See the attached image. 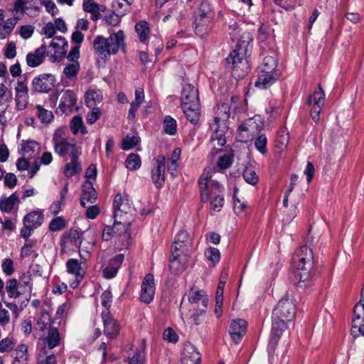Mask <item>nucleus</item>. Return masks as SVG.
Here are the masks:
<instances>
[{
    "label": "nucleus",
    "mask_w": 364,
    "mask_h": 364,
    "mask_svg": "<svg viewBox=\"0 0 364 364\" xmlns=\"http://www.w3.org/2000/svg\"><path fill=\"white\" fill-rule=\"evenodd\" d=\"M124 47V34L122 31L112 33L109 38L102 36L95 37L93 41V48L97 55L106 59L111 55H115L120 48Z\"/></svg>",
    "instance_id": "nucleus-1"
},
{
    "label": "nucleus",
    "mask_w": 364,
    "mask_h": 364,
    "mask_svg": "<svg viewBox=\"0 0 364 364\" xmlns=\"http://www.w3.org/2000/svg\"><path fill=\"white\" fill-rule=\"evenodd\" d=\"M192 239L186 230L179 231L175 237L172 259H170V269L177 273L184 270V267L180 265L179 257L183 255L187 256L192 248Z\"/></svg>",
    "instance_id": "nucleus-2"
},
{
    "label": "nucleus",
    "mask_w": 364,
    "mask_h": 364,
    "mask_svg": "<svg viewBox=\"0 0 364 364\" xmlns=\"http://www.w3.org/2000/svg\"><path fill=\"white\" fill-rule=\"evenodd\" d=\"M114 219L119 222L125 230L132 220V215L135 212L133 203L130 197L126 193H117L113 200Z\"/></svg>",
    "instance_id": "nucleus-3"
},
{
    "label": "nucleus",
    "mask_w": 364,
    "mask_h": 364,
    "mask_svg": "<svg viewBox=\"0 0 364 364\" xmlns=\"http://www.w3.org/2000/svg\"><path fill=\"white\" fill-rule=\"evenodd\" d=\"M309 241L306 242L308 243ZM309 243L298 248L293 256L294 262L296 264V276L301 282H305L310 278V272L313 267V252Z\"/></svg>",
    "instance_id": "nucleus-4"
},
{
    "label": "nucleus",
    "mask_w": 364,
    "mask_h": 364,
    "mask_svg": "<svg viewBox=\"0 0 364 364\" xmlns=\"http://www.w3.org/2000/svg\"><path fill=\"white\" fill-rule=\"evenodd\" d=\"M50 314L47 311H42L40 318L36 324V330L43 333L44 343L49 349H53L59 346L60 336L58 329L52 325Z\"/></svg>",
    "instance_id": "nucleus-5"
},
{
    "label": "nucleus",
    "mask_w": 364,
    "mask_h": 364,
    "mask_svg": "<svg viewBox=\"0 0 364 364\" xmlns=\"http://www.w3.org/2000/svg\"><path fill=\"white\" fill-rule=\"evenodd\" d=\"M214 12L210 4L202 1L198 10L195 12V33L200 37L207 35L213 25Z\"/></svg>",
    "instance_id": "nucleus-6"
},
{
    "label": "nucleus",
    "mask_w": 364,
    "mask_h": 364,
    "mask_svg": "<svg viewBox=\"0 0 364 364\" xmlns=\"http://www.w3.org/2000/svg\"><path fill=\"white\" fill-rule=\"evenodd\" d=\"M296 314V305L293 299L288 296L279 300L272 311V323L287 328V323L291 322Z\"/></svg>",
    "instance_id": "nucleus-7"
},
{
    "label": "nucleus",
    "mask_w": 364,
    "mask_h": 364,
    "mask_svg": "<svg viewBox=\"0 0 364 364\" xmlns=\"http://www.w3.org/2000/svg\"><path fill=\"white\" fill-rule=\"evenodd\" d=\"M53 142L55 153L60 156H65L66 154L72 156L81 154L74 140L67 137L66 128H59L55 130L53 136Z\"/></svg>",
    "instance_id": "nucleus-8"
},
{
    "label": "nucleus",
    "mask_w": 364,
    "mask_h": 364,
    "mask_svg": "<svg viewBox=\"0 0 364 364\" xmlns=\"http://www.w3.org/2000/svg\"><path fill=\"white\" fill-rule=\"evenodd\" d=\"M227 63L232 70V75L235 77H243L249 71V63L245 58V50L237 46L226 58Z\"/></svg>",
    "instance_id": "nucleus-9"
},
{
    "label": "nucleus",
    "mask_w": 364,
    "mask_h": 364,
    "mask_svg": "<svg viewBox=\"0 0 364 364\" xmlns=\"http://www.w3.org/2000/svg\"><path fill=\"white\" fill-rule=\"evenodd\" d=\"M264 127V122L259 115L246 119L238 127L240 140L247 142L257 136Z\"/></svg>",
    "instance_id": "nucleus-10"
},
{
    "label": "nucleus",
    "mask_w": 364,
    "mask_h": 364,
    "mask_svg": "<svg viewBox=\"0 0 364 364\" xmlns=\"http://www.w3.org/2000/svg\"><path fill=\"white\" fill-rule=\"evenodd\" d=\"M43 220L44 215L42 210H33L26 215L23 218V227L21 230V236L28 240L34 229L40 227Z\"/></svg>",
    "instance_id": "nucleus-11"
},
{
    "label": "nucleus",
    "mask_w": 364,
    "mask_h": 364,
    "mask_svg": "<svg viewBox=\"0 0 364 364\" xmlns=\"http://www.w3.org/2000/svg\"><path fill=\"white\" fill-rule=\"evenodd\" d=\"M325 92L321 85L308 97L307 104L311 107L310 115L316 123L320 119V113L325 104Z\"/></svg>",
    "instance_id": "nucleus-12"
},
{
    "label": "nucleus",
    "mask_w": 364,
    "mask_h": 364,
    "mask_svg": "<svg viewBox=\"0 0 364 364\" xmlns=\"http://www.w3.org/2000/svg\"><path fill=\"white\" fill-rule=\"evenodd\" d=\"M166 159L163 155H159L153 161L151 171V178L156 188H161L165 183Z\"/></svg>",
    "instance_id": "nucleus-13"
},
{
    "label": "nucleus",
    "mask_w": 364,
    "mask_h": 364,
    "mask_svg": "<svg viewBox=\"0 0 364 364\" xmlns=\"http://www.w3.org/2000/svg\"><path fill=\"white\" fill-rule=\"evenodd\" d=\"M56 79L50 73H42L36 76L32 80L33 90L38 93H48L55 86Z\"/></svg>",
    "instance_id": "nucleus-14"
},
{
    "label": "nucleus",
    "mask_w": 364,
    "mask_h": 364,
    "mask_svg": "<svg viewBox=\"0 0 364 364\" xmlns=\"http://www.w3.org/2000/svg\"><path fill=\"white\" fill-rule=\"evenodd\" d=\"M67 272L75 277V279L70 283V286L73 289L77 288L81 283L85 275V268L82 263L77 259H69L66 263Z\"/></svg>",
    "instance_id": "nucleus-15"
},
{
    "label": "nucleus",
    "mask_w": 364,
    "mask_h": 364,
    "mask_svg": "<svg viewBox=\"0 0 364 364\" xmlns=\"http://www.w3.org/2000/svg\"><path fill=\"white\" fill-rule=\"evenodd\" d=\"M155 284L152 274H146L142 282L141 287L140 301L145 304H150L154 297Z\"/></svg>",
    "instance_id": "nucleus-16"
},
{
    "label": "nucleus",
    "mask_w": 364,
    "mask_h": 364,
    "mask_svg": "<svg viewBox=\"0 0 364 364\" xmlns=\"http://www.w3.org/2000/svg\"><path fill=\"white\" fill-rule=\"evenodd\" d=\"M101 316L104 325V334L110 339L117 337L120 331L118 322L110 315L109 311H102Z\"/></svg>",
    "instance_id": "nucleus-17"
},
{
    "label": "nucleus",
    "mask_w": 364,
    "mask_h": 364,
    "mask_svg": "<svg viewBox=\"0 0 364 364\" xmlns=\"http://www.w3.org/2000/svg\"><path fill=\"white\" fill-rule=\"evenodd\" d=\"M247 326L246 321L242 318L233 319L230 322L228 331L231 339L235 344L241 341L246 333Z\"/></svg>",
    "instance_id": "nucleus-18"
},
{
    "label": "nucleus",
    "mask_w": 364,
    "mask_h": 364,
    "mask_svg": "<svg viewBox=\"0 0 364 364\" xmlns=\"http://www.w3.org/2000/svg\"><path fill=\"white\" fill-rule=\"evenodd\" d=\"M182 107L193 106L196 107L199 103V95L198 90L191 84L183 86L181 92Z\"/></svg>",
    "instance_id": "nucleus-19"
},
{
    "label": "nucleus",
    "mask_w": 364,
    "mask_h": 364,
    "mask_svg": "<svg viewBox=\"0 0 364 364\" xmlns=\"http://www.w3.org/2000/svg\"><path fill=\"white\" fill-rule=\"evenodd\" d=\"M16 13L24 14L34 17L39 15L41 9L35 4H32V0H16L14 6Z\"/></svg>",
    "instance_id": "nucleus-20"
},
{
    "label": "nucleus",
    "mask_w": 364,
    "mask_h": 364,
    "mask_svg": "<svg viewBox=\"0 0 364 364\" xmlns=\"http://www.w3.org/2000/svg\"><path fill=\"white\" fill-rule=\"evenodd\" d=\"M47 46L45 43L36 48L33 52L26 55V64L30 68H36L41 65L45 60L46 56Z\"/></svg>",
    "instance_id": "nucleus-21"
},
{
    "label": "nucleus",
    "mask_w": 364,
    "mask_h": 364,
    "mask_svg": "<svg viewBox=\"0 0 364 364\" xmlns=\"http://www.w3.org/2000/svg\"><path fill=\"white\" fill-rule=\"evenodd\" d=\"M351 334L357 336L358 333L364 336V307L355 305L353 310Z\"/></svg>",
    "instance_id": "nucleus-22"
},
{
    "label": "nucleus",
    "mask_w": 364,
    "mask_h": 364,
    "mask_svg": "<svg viewBox=\"0 0 364 364\" xmlns=\"http://www.w3.org/2000/svg\"><path fill=\"white\" fill-rule=\"evenodd\" d=\"M77 98L73 91L65 90L60 98L58 109L63 114H69L72 112L76 105Z\"/></svg>",
    "instance_id": "nucleus-23"
},
{
    "label": "nucleus",
    "mask_w": 364,
    "mask_h": 364,
    "mask_svg": "<svg viewBox=\"0 0 364 364\" xmlns=\"http://www.w3.org/2000/svg\"><path fill=\"white\" fill-rule=\"evenodd\" d=\"M124 259L123 254H119L112 257L108 262L107 265L102 270V275L107 279L114 278L121 267Z\"/></svg>",
    "instance_id": "nucleus-24"
},
{
    "label": "nucleus",
    "mask_w": 364,
    "mask_h": 364,
    "mask_svg": "<svg viewBox=\"0 0 364 364\" xmlns=\"http://www.w3.org/2000/svg\"><path fill=\"white\" fill-rule=\"evenodd\" d=\"M287 328H283L282 326L277 324V323H272V331L269 336L267 352L269 356H273L278 344V342Z\"/></svg>",
    "instance_id": "nucleus-25"
},
{
    "label": "nucleus",
    "mask_w": 364,
    "mask_h": 364,
    "mask_svg": "<svg viewBox=\"0 0 364 364\" xmlns=\"http://www.w3.org/2000/svg\"><path fill=\"white\" fill-rule=\"evenodd\" d=\"M212 178L211 172L208 169H205L202 176L200 177L198 180V186L200 192L201 200L203 202L207 201L210 198H211L215 194H211L210 192V185L209 182V179Z\"/></svg>",
    "instance_id": "nucleus-26"
},
{
    "label": "nucleus",
    "mask_w": 364,
    "mask_h": 364,
    "mask_svg": "<svg viewBox=\"0 0 364 364\" xmlns=\"http://www.w3.org/2000/svg\"><path fill=\"white\" fill-rule=\"evenodd\" d=\"M279 75L280 73H265L259 71L255 85L259 89H267L279 79Z\"/></svg>",
    "instance_id": "nucleus-27"
},
{
    "label": "nucleus",
    "mask_w": 364,
    "mask_h": 364,
    "mask_svg": "<svg viewBox=\"0 0 364 364\" xmlns=\"http://www.w3.org/2000/svg\"><path fill=\"white\" fill-rule=\"evenodd\" d=\"M83 10L85 12L91 14V19L94 21H97L101 18V11L105 10V7L102 5H100L96 3L94 0H84L82 4Z\"/></svg>",
    "instance_id": "nucleus-28"
},
{
    "label": "nucleus",
    "mask_w": 364,
    "mask_h": 364,
    "mask_svg": "<svg viewBox=\"0 0 364 364\" xmlns=\"http://www.w3.org/2000/svg\"><path fill=\"white\" fill-rule=\"evenodd\" d=\"M182 360H189L193 364H199L200 355L197 348L190 343H186L182 350Z\"/></svg>",
    "instance_id": "nucleus-29"
},
{
    "label": "nucleus",
    "mask_w": 364,
    "mask_h": 364,
    "mask_svg": "<svg viewBox=\"0 0 364 364\" xmlns=\"http://www.w3.org/2000/svg\"><path fill=\"white\" fill-rule=\"evenodd\" d=\"M6 291L10 299H16L21 296L24 299V296H26V291L21 289V285L18 284L16 279H9L6 281Z\"/></svg>",
    "instance_id": "nucleus-30"
},
{
    "label": "nucleus",
    "mask_w": 364,
    "mask_h": 364,
    "mask_svg": "<svg viewBox=\"0 0 364 364\" xmlns=\"http://www.w3.org/2000/svg\"><path fill=\"white\" fill-rule=\"evenodd\" d=\"M210 129L213 131V134L211 136L212 141H217V145L219 146H223L226 143L225 138V133L227 130L226 124H210Z\"/></svg>",
    "instance_id": "nucleus-31"
},
{
    "label": "nucleus",
    "mask_w": 364,
    "mask_h": 364,
    "mask_svg": "<svg viewBox=\"0 0 364 364\" xmlns=\"http://www.w3.org/2000/svg\"><path fill=\"white\" fill-rule=\"evenodd\" d=\"M272 55H265L262 63L260 65V71L265 73H279L277 69V60L276 59V54L273 51Z\"/></svg>",
    "instance_id": "nucleus-32"
},
{
    "label": "nucleus",
    "mask_w": 364,
    "mask_h": 364,
    "mask_svg": "<svg viewBox=\"0 0 364 364\" xmlns=\"http://www.w3.org/2000/svg\"><path fill=\"white\" fill-rule=\"evenodd\" d=\"M97 199V192L91 183L86 181L82 186V193L80 204L82 207H86L87 203H94Z\"/></svg>",
    "instance_id": "nucleus-33"
},
{
    "label": "nucleus",
    "mask_w": 364,
    "mask_h": 364,
    "mask_svg": "<svg viewBox=\"0 0 364 364\" xmlns=\"http://www.w3.org/2000/svg\"><path fill=\"white\" fill-rule=\"evenodd\" d=\"M80 230L71 228L68 232H65L60 237V246L63 251L68 247L69 244H74L81 236Z\"/></svg>",
    "instance_id": "nucleus-34"
},
{
    "label": "nucleus",
    "mask_w": 364,
    "mask_h": 364,
    "mask_svg": "<svg viewBox=\"0 0 364 364\" xmlns=\"http://www.w3.org/2000/svg\"><path fill=\"white\" fill-rule=\"evenodd\" d=\"M16 90V102L18 107H25L28 97V89L27 85L23 82L18 81Z\"/></svg>",
    "instance_id": "nucleus-35"
},
{
    "label": "nucleus",
    "mask_w": 364,
    "mask_h": 364,
    "mask_svg": "<svg viewBox=\"0 0 364 364\" xmlns=\"http://www.w3.org/2000/svg\"><path fill=\"white\" fill-rule=\"evenodd\" d=\"M230 117V106L227 102H223L218 106L217 116L214 117L212 123L226 124L225 122Z\"/></svg>",
    "instance_id": "nucleus-36"
},
{
    "label": "nucleus",
    "mask_w": 364,
    "mask_h": 364,
    "mask_svg": "<svg viewBox=\"0 0 364 364\" xmlns=\"http://www.w3.org/2000/svg\"><path fill=\"white\" fill-rule=\"evenodd\" d=\"M188 301L191 304H198L200 301L202 306L206 309L208 300L202 291L196 288H191L188 294Z\"/></svg>",
    "instance_id": "nucleus-37"
},
{
    "label": "nucleus",
    "mask_w": 364,
    "mask_h": 364,
    "mask_svg": "<svg viewBox=\"0 0 364 364\" xmlns=\"http://www.w3.org/2000/svg\"><path fill=\"white\" fill-rule=\"evenodd\" d=\"M50 46L55 50V54H58L60 58H63L67 53L68 43L64 37L56 36L50 43Z\"/></svg>",
    "instance_id": "nucleus-38"
},
{
    "label": "nucleus",
    "mask_w": 364,
    "mask_h": 364,
    "mask_svg": "<svg viewBox=\"0 0 364 364\" xmlns=\"http://www.w3.org/2000/svg\"><path fill=\"white\" fill-rule=\"evenodd\" d=\"M68 184L65 183L60 192V199L52 203L49 210L52 215H58L62 210V207L65 205L66 195L68 191Z\"/></svg>",
    "instance_id": "nucleus-39"
},
{
    "label": "nucleus",
    "mask_w": 364,
    "mask_h": 364,
    "mask_svg": "<svg viewBox=\"0 0 364 364\" xmlns=\"http://www.w3.org/2000/svg\"><path fill=\"white\" fill-rule=\"evenodd\" d=\"M102 99V92L100 90H89L85 93V103L89 107H95Z\"/></svg>",
    "instance_id": "nucleus-40"
},
{
    "label": "nucleus",
    "mask_w": 364,
    "mask_h": 364,
    "mask_svg": "<svg viewBox=\"0 0 364 364\" xmlns=\"http://www.w3.org/2000/svg\"><path fill=\"white\" fill-rule=\"evenodd\" d=\"M18 202V196L16 193L9 197H1L0 199V210L3 213H9Z\"/></svg>",
    "instance_id": "nucleus-41"
},
{
    "label": "nucleus",
    "mask_w": 364,
    "mask_h": 364,
    "mask_svg": "<svg viewBox=\"0 0 364 364\" xmlns=\"http://www.w3.org/2000/svg\"><path fill=\"white\" fill-rule=\"evenodd\" d=\"M80 155L70 156L71 161L66 164L64 168V174L66 177L70 178L80 171V164L78 162Z\"/></svg>",
    "instance_id": "nucleus-42"
},
{
    "label": "nucleus",
    "mask_w": 364,
    "mask_h": 364,
    "mask_svg": "<svg viewBox=\"0 0 364 364\" xmlns=\"http://www.w3.org/2000/svg\"><path fill=\"white\" fill-rule=\"evenodd\" d=\"M21 285V289L26 291V296H30L33 291V279L32 275L29 272H25L20 278V282H18Z\"/></svg>",
    "instance_id": "nucleus-43"
},
{
    "label": "nucleus",
    "mask_w": 364,
    "mask_h": 364,
    "mask_svg": "<svg viewBox=\"0 0 364 364\" xmlns=\"http://www.w3.org/2000/svg\"><path fill=\"white\" fill-rule=\"evenodd\" d=\"M135 31L141 42H145L149 36L150 29L146 21H141L136 23Z\"/></svg>",
    "instance_id": "nucleus-44"
},
{
    "label": "nucleus",
    "mask_w": 364,
    "mask_h": 364,
    "mask_svg": "<svg viewBox=\"0 0 364 364\" xmlns=\"http://www.w3.org/2000/svg\"><path fill=\"white\" fill-rule=\"evenodd\" d=\"M182 108L188 121H190L192 124H196L198 122L200 114V105H198L196 107L193 106L183 105Z\"/></svg>",
    "instance_id": "nucleus-45"
},
{
    "label": "nucleus",
    "mask_w": 364,
    "mask_h": 364,
    "mask_svg": "<svg viewBox=\"0 0 364 364\" xmlns=\"http://www.w3.org/2000/svg\"><path fill=\"white\" fill-rule=\"evenodd\" d=\"M237 189H235V193L233 196V208L235 213L239 216H243L246 215L247 208V201L242 199H240L236 197V192Z\"/></svg>",
    "instance_id": "nucleus-46"
},
{
    "label": "nucleus",
    "mask_w": 364,
    "mask_h": 364,
    "mask_svg": "<svg viewBox=\"0 0 364 364\" xmlns=\"http://www.w3.org/2000/svg\"><path fill=\"white\" fill-rule=\"evenodd\" d=\"M70 127L74 134H77L80 132L84 135L87 132L83 123L82 118L80 116H75L70 122Z\"/></svg>",
    "instance_id": "nucleus-47"
},
{
    "label": "nucleus",
    "mask_w": 364,
    "mask_h": 364,
    "mask_svg": "<svg viewBox=\"0 0 364 364\" xmlns=\"http://www.w3.org/2000/svg\"><path fill=\"white\" fill-rule=\"evenodd\" d=\"M31 296H26L24 299L21 301L19 305L12 302H4L6 306L9 309L15 316H18L20 311H21L28 304Z\"/></svg>",
    "instance_id": "nucleus-48"
},
{
    "label": "nucleus",
    "mask_w": 364,
    "mask_h": 364,
    "mask_svg": "<svg viewBox=\"0 0 364 364\" xmlns=\"http://www.w3.org/2000/svg\"><path fill=\"white\" fill-rule=\"evenodd\" d=\"M141 165V158L137 154H130L125 161V166L131 171L139 169Z\"/></svg>",
    "instance_id": "nucleus-49"
},
{
    "label": "nucleus",
    "mask_w": 364,
    "mask_h": 364,
    "mask_svg": "<svg viewBox=\"0 0 364 364\" xmlns=\"http://www.w3.org/2000/svg\"><path fill=\"white\" fill-rule=\"evenodd\" d=\"M36 115L42 123H49L53 119V114L51 111L44 109L41 105L36 106Z\"/></svg>",
    "instance_id": "nucleus-50"
},
{
    "label": "nucleus",
    "mask_w": 364,
    "mask_h": 364,
    "mask_svg": "<svg viewBox=\"0 0 364 364\" xmlns=\"http://www.w3.org/2000/svg\"><path fill=\"white\" fill-rule=\"evenodd\" d=\"M67 221L63 216L53 218L49 223V230L53 232L62 230L67 226Z\"/></svg>",
    "instance_id": "nucleus-51"
},
{
    "label": "nucleus",
    "mask_w": 364,
    "mask_h": 364,
    "mask_svg": "<svg viewBox=\"0 0 364 364\" xmlns=\"http://www.w3.org/2000/svg\"><path fill=\"white\" fill-rule=\"evenodd\" d=\"M164 129L167 134L175 135L177 132L176 121L170 116H166L164 119Z\"/></svg>",
    "instance_id": "nucleus-52"
},
{
    "label": "nucleus",
    "mask_w": 364,
    "mask_h": 364,
    "mask_svg": "<svg viewBox=\"0 0 364 364\" xmlns=\"http://www.w3.org/2000/svg\"><path fill=\"white\" fill-rule=\"evenodd\" d=\"M140 141L139 136L127 134L122 140V149L129 150L136 146Z\"/></svg>",
    "instance_id": "nucleus-53"
},
{
    "label": "nucleus",
    "mask_w": 364,
    "mask_h": 364,
    "mask_svg": "<svg viewBox=\"0 0 364 364\" xmlns=\"http://www.w3.org/2000/svg\"><path fill=\"white\" fill-rule=\"evenodd\" d=\"M181 152V149L179 148H176L173 150V151L172 153L171 162L168 165V168H167L168 171L170 172V173L172 176H174V173L177 170V168L178 166L177 161H178V159L180 158Z\"/></svg>",
    "instance_id": "nucleus-54"
},
{
    "label": "nucleus",
    "mask_w": 364,
    "mask_h": 364,
    "mask_svg": "<svg viewBox=\"0 0 364 364\" xmlns=\"http://www.w3.org/2000/svg\"><path fill=\"white\" fill-rule=\"evenodd\" d=\"M80 70V64L78 62H73L68 64L63 70L64 74L68 78L72 79L75 77Z\"/></svg>",
    "instance_id": "nucleus-55"
},
{
    "label": "nucleus",
    "mask_w": 364,
    "mask_h": 364,
    "mask_svg": "<svg viewBox=\"0 0 364 364\" xmlns=\"http://www.w3.org/2000/svg\"><path fill=\"white\" fill-rule=\"evenodd\" d=\"M267 139L264 134L257 136L255 141V146L262 154L267 153Z\"/></svg>",
    "instance_id": "nucleus-56"
},
{
    "label": "nucleus",
    "mask_w": 364,
    "mask_h": 364,
    "mask_svg": "<svg viewBox=\"0 0 364 364\" xmlns=\"http://www.w3.org/2000/svg\"><path fill=\"white\" fill-rule=\"evenodd\" d=\"M38 147V143L35 141H23L21 143V150L25 154H28L30 156H33L35 153L36 149Z\"/></svg>",
    "instance_id": "nucleus-57"
},
{
    "label": "nucleus",
    "mask_w": 364,
    "mask_h": 364,
    "mask_svg": "<svg viewBox=\"0 0 364 364\" xmlns=\"http://www.w3.org/2000/svg\"><path fill=\"white\" fill-rule=\"evenodd\" d=\"M205 257L213 264L220 261V251L215 247H209L205 251Z\"/></svg>",
    "instance_id": "nucleus-58"
},
{
    "label": "nucleus",
    "mask_w": 364,
    "mask_h": 364,
    "mask_svg": "<svg viewBox=\"0 0 364 364\" xmlns=\"http://www.w3.org/2000/svg\"><path fill=\"white\" fill-rule=\"evenodd\" d=\"M145 358V353L144 350H136L132 356H129L127 364H143Z\"/></svg>",
    "instance_id": "nucleus-59"
},
{
    "label": "nucleus",
    "mask_w": 364,
    "mask_h": 364,
    "mask_svg": "<svg viewBox=\"0 0 364 364\" xmlns=\"http://www.w3.org/2000/svg\"><path fill=\"white\" fill-rule=\"evenodd\" d=\"M16 345V341L14 338H6L0 341V353L11 351Z\"/></svg>",
    "instance_id": "nucleus-60"
},
{
    "label": "nucleus",
    "mask_w": 364,
    "mask_h": 364,
    "mask_svg": "<svg viewBox=\"0 0 364 364\" xmlns=\"http://www.w3.org/2000/svg\"><path fill=\"white\" fill-rule=\"evenodd\" d=\"M243 178L245 181L251 185H255L258 182V176L255 171L251 168H246L243 172Z\"/></svg>",
    "instance_id": "nucleus-61"
},
{
    "label": "nucleus",
    "mask_w": 364,
    "mask_h": 364,
    "mask_svg": "<svg viewBox=\"0 0 364 364\" xmlns=\"http://www.w3.org/2000/svg\"><path fill=\"white\" fill-rule=\"evenodd\" d=\"M112 301V294L109 291H105L101 295V303L105 310L102 311H109V308Z\"/></svg>",
    "instance_id": "nucleus-62"
},
{
    "label": "nucleus",
    "mask_w": 364,
    "mask_h": 364,
    "mask_svg": "<svg viewBox=\"0 0 364 364\" xmlns=\"http://www.w3.org/2000/svg\"><path fill=\"white\" fill-rule=\"evenodd\" d=\"M41 4L46 8V11L52 16L58 13V9L53 0H41Z\"/></svg>",
    "instance_id": "nucleus-63"
},
{
    "label": "nucleus",
    "mask_w": 364,
    "mask_h": 364,
    "mask_svg": "<svg viewBox=\"0 0 364 364\" xmlns=\"http://www.w3.org/2000/svg\"><path fill=\"white\" fill-rule=\"evenodd\" d=\"M1 268L6 275H11L14 272L13 260L9 258L4 259L1 264Z\"/></svg>",
    "instance_id": "nucleus-64"
}]
</instances>
